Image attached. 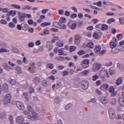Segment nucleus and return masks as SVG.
Returning <instances> with one entry per match:
<instances>
[{
	"label": "nucleus",
	"instance_id": "obj_1",
	"mask_svg": "<svg viewBox=\"0 0 124 124\" xmlns=\"http://www.w3.org/2000/svg\"><path fill=\"white\" fill-rule=\"evenodd\" d=\"M90 64V61L88 59H85L82 61L80 63V65L83 68H88Z\"/></svg>",
	"mask_w": 124,
	"mask_h": 124
},
{
	"label": "nucleus",
	"instance_id": "obj_2",
	"mask_svg": "<svg viewBox=\"0 0 124 124\" xmlns=\"http://www.w3.org/2000/svg\"><path fill=\"white\" fill-rule=\"evenodd\" d=\"M101 67V65L100 63H94L93 65L92 71L93 72H96L98 71L99 69H100Z\"/></svg>",
	"mask_w": 124,
	"mask_h": 124
},
{
	"label": "nucleus",
	"instance_id": "obj_3",
	"mask_svg": "<svg viewBox=\"0 0 124 124\" xmlns=\"http://www.w3.org/2000/svg\"><path fill=\"white\" fill-rule=\"evenodd\" d=\"M11 101V95L10 94H7L4 96V104H8Z\"/></svg>",
	"mask_w": 124,
	"mask_h": 124
},
{
	"label": "nucleus",
	"instance_id": "obj_4",
	"mask_svg": "<svg viewBox=\"0 0 124 124\" xmlns=\"http://www.w3.org/2000/svg\"><path fill=\"white\" fill-rule=\"evenodd\" d=\"M16 106L19 110H21V111L25 110V107L24 106V105H23V103L20 101H17L16 102Z\"/></svg>",
	"mask_w": 124,
	"mask_h": 124
},
{
	"label": "nucleus",
	"instance_id": "obj_5",
	"mask_svg": "<svg viewBox=\"0 0 124 124\" xmlns=\"http://www.w3.org/2000/svg\"><path fill=\"white\" fill-rule=\"evenodd\" d=\"M81 88L83 90H87L89 88V82L84 80L81 82Z\"/></svg>",
	"mask_w": 124,
	"mask_h": 124
},
{
	"label": "nucleus",
	"instance_id": "obj_6",
	"mask_svg": "<svg viewBox=\"0 0 124 124\" xmlns=\"http://www.w3.org/2000/svg\"><path fill=\"white\" fill-rule=\"evenodd\" d=\"M108 88L109 85L106 84H103L100 87V89L102 91H108Z\"/></svg>",
	"mask_w": 124,
	"mask_h": 124
},
{
	"label": "nucleus",
	"instance_id": "obj_7",
	"mask_svg": "<svg viewBox=\"0 0 124 124\" xmlns=\"http://www.w3.org/2000/svg\"><path fill=\"white\" fill-rule=\"evenodd\" d=\"M100 101L103 104H107L108 103V100L105 97H101L100 98Z\"/></svg>",
	"mask_w": 124,
	"mask_h": 124
},
{
	"label": "nucleus",
	"instance_id": "obj_8",
	"mask_svg": "<svg viewBox=\"0 0 124 124\" xmlns=\"http://www.w3.org/2000/svg\"><path fill=\"white\" fill-rule=\"evenodd\" d=\"M25 118L22 116H18L16 119V122L17 124H20V123H22V122H24Z\"/></svg>",
	"mask_w": 124,
	"mask_h": 124
},
{
	"label": "nucleus",
	"instance_id": "obj_9",
	"mask_svg": "<svg viewBox=\"0 0 124 124\" xmlns=\"http://www.w3.org/2000/svg\"><path fill=\"white\" fill-rule=\"evenodd\" d=\"M41 82V79H40V78L38 76H37L34 78V83L37 85V84H39V83Z\"/></svg>",
	"mask_w": 124,
	"mask_h": 124
},
{
	"label": "nucleus",
	"instance_id": "obj_10",
	"mask_svg": "<svg viewBox=\"0 0 124 124\" xmlns=\"http://www.w3.org/2000/svg\"><path fill=\"white\" fill-rule=\"evenodd\" d=\"M58 28L59 29H61L62 30H64V29L66 28V25L62 24L61 22L58 23Z\"/></svg>",
	"mask_w": 124,
	"mask_h": 124
},
{
	"label": "nucleus",
	"instance_id": "obj_11",
	"mask_svg": "<svg viewBox=\"0 0 124 124\" xmlns=\"http://www.w3.org/2000/svg\"><path fill=\"white\" fill-rule=\"evenodd\" d=\"M18 18L20 21H25V19H26L25 13H22L21 16H18Z\"/></svg>",
	"mask_w": 124,
	"mask_h": 124
},
{
	"label": "nucleus",
	"instance_id": "obj_12",
	"mask_svg": "<svg viewBox=\"0 0 124 124\" xmlns=\"http://www.w3.org/2000/svg\"><path fill=\"white\" fill-rule=\"evenodd\" d=\"M21 27L23 31H28V29H29V25L25 23H22Z\"/></svg>",
	"mask_w": 124,
	"mask_h": 124
},
{
	"label": "nucleus",
	"instance_id": "obj_13",
	"mask_svg": "<svg viewBox=\"0 0 124 124\" xmlns=\"http://www.w3.org/2000/svg\"><path fill=\"white\" fill-rule=\"evenodd\" d=\"M80 41L81 40H80V36H77L75 37V44H76L77 45H78V44H80Z\"/></svg>",
	"mask_w": 124,
	"mask_h": 124
},
{
	"label": "nucleus",
	"instance_id": "obj_14",
	"mask_svg": "<svg viewBox=\"0 0 124 124\" xmlns=\"http://www.w3.org/2000/svg\"><path fill=\"white\" fill-rule=\"evenodd\" d=\"M2 89L4 92H8V85L6 83H4L2 86Z\"/></svg>",
	"mask_w": 124,
	"mask_h": 124
},
{
	"label": "nucleus",
	"instance_id": "obj_15",
	"mask_svg": "<svg viewBox=\"0 0 124 124\" xmlns=\"http://www.w3.org/2000/svg\"><path fill=\"white\" fill-rule=\"evenodd\" d=\"M119 104L122 106H124V97H120L118 99Z\"/></svg>",
	"mask_w": 124,
	"mask_h": 124
},
{
	"label": "nucleus",
	"instance_id": "obj_16",
	"mask_svg": "<svg viewBox=\"0 0 124 124\" xmlns=\"http://www.w3.org/2000/svg\"><path fill=\"white\" fill-rule=\"evenodd\" d=\"M46 67L50 69H53L54 68V64L53 63H48L46 64Z\"/></svg>",
	"mask_w": 124,
	"mask_h": 124
},
{
	"label": "nucleus",
	"instance_id": "obj_17",
	"mask_svg": "<svg viewBox=\"0 0 124 124\" xmlns=\"http://www.w3.org/2000/svg\"><path fill=\"white\" fill-rule=\"evenodd\" d=\"M15 70H16L19 74H21V73H22V69L21 68V67L19 66L16 67Z\"/></svg>",
	"mask_w": 124,
	"mask_h": 124
},
{
	"label": "nucleus",
	"instance_id": "obj_18",
	"mask_svg": "<svg viewBox=\"0 0 124 124\" xmlns=\"http://www.w3.org/2000/svg\"><path fill=\"white\" fill-rule=\"evenodd\" d=\"M9 16H10V15H11L12 16H13V17H14V16H16V11L14 10V11H10L9 12Z\"/></svg>",
	"mask_w": 124,
	"mask_h": 124
},
{
	"label": "nucleus",
	"instance_id": "obj_19",
	"mask_svg": "<svg viewBox=\"0 0 124 124\" xmlns=\"http://www.w3.org/2000/svg\"><path fill=\"white\" fill-rule=\"evenodd\" d=\"M3 67L5 68V69H12V67H11L10 66L8 65L7 63H4L3 65Z\"/></svg>",
	"mask_w": 124,
	"mask_h": 124
},
{
	"label": "nucleus",
	"instance_id": "obj_20",
	"mask_svg": "<svg viewBox=\"0 0 124 124\" xmlns=\"http://www.w3.org/2000/svg\"><path fill=\"white\" fill-rule=\"evenodd\" d=\"M54 102L56 104H59L61 102V98L60 97H57L54 99Z\"/></svg>",
	"mask_w": 124,
	"mask_h": 124
},
{
	"label": "nucleus",
	"instance_id": "obj_21",
	"mask_svg": "<svg viewBox=\"0 0 124 124\" xmlns=\"http://www.w3.org/2000/svg\"><path fill=\"white\" fill-rule=\"evenodd\" d=\"M0 119H1V120H4V119H6V114L4 113H0Z\"/></svg>",
	"mask_w": 124,
	"mask_h": 124
},
{
	"label": "nucleus",
	"instance_id": "obj_22",
	"mask_svg": "<svg viewBox=\"0 0 124 124\" xmlns=\"http://www.w3.org/2000/svg\"><path fill=\"white\" fill-rule=\"evenodd\" d=\"M11 7H14L15 9H21V6L20 5H16V4H12L11 5Z\"/></svg>",
	"mask_w": 124,
	"mask_h": 124
},
{
	"label": "nucleus",
	"instance_id": "obj_23",
	"mask_svg": "<svg viewBox=\"0 0 124 124\" xmlns=\"http://www.w3.org/2000/svg\"><path fill=\"white\" fill-rule=\"evenodd\" d=\"M95 51L97 53H100V51H101V46H96Z\"/></svg>",
	"mask_w": 124,
	"mask_h": 124
},
{
	"label": "nucleus",
	"instance_id": "obj_24",
	"mask_svg": "<svg viewBox=\"0 0 124 124\" xmlns=\"http://www.w3.org/2000/svg\"><path fill=\"white\" fill-rule=\"evenodd\" d=\"M66 21V19H65V18H64V17H62L60 18L59 23H61L62 24H64V23H65Z\"/></svg>",
	"mask_w": 124,
	"mask_h": 124
},
{
	"label": "nucleus",
	"instance_id": "obj_25",
	"mask_svg": "<svg viewBox=\"0 0 124 124\" xmlns=\"http://www.w3.org/2000/svg\"><path fill=\"white\" fill-rule=\"evenodd\" d=\"M122 78H118L116 80V86H120V85L122 84Z\"/></svg>",
	"mask_w": 124,
	"mask_h": 124
},
{
	"label": "nucleus",
	"instance_id": "obj_26",
	"mask_svg": "<svg viewBox=\"0 0 124 124\" xmlns=\"http://www.w3.org/2000/svg\"><path fill=\"white\" fill-rule=\"evenodd\" d=\"M108 30V26L106 24H103L102 26V31H106Z\"/></svg>",
	"mask_w": 124,
	"mask_h": 124
},
{
	"label": "nucleus",
	"instance_id": "obj_27",
	"mask_svg": "<svg viewBox=\"0 0 124 124\" xmlns=\"http://www.w3.org/2000/svg\"><path fill=\"white\" fill-rule=\"evenodd\" d=\"M86 46L88 48H90V49H92V48H93V44L90 42L86 44Z\"/></svg>",
	"mask_w": 124,
	"mask_h": 124
},
{
	"label": "nucleus",
	"instance_id": "obj_28",
	"mask_svg": "<svg viewBox=\"0 0 124 124\" xmlns=\"http://www.w3.org/2000/svg\"><path fill=\"white\" fill-rule=\"evenodd\" d=\"M9 81L11 85H16V80H15V79H10L9 80Z\"/></svg>",
	"mask_w": 124,
	"mask_h": 124
},
{
	"label": "nucleus",
	"instance_id": "obj_29",
	"mask_svg": "<svg viewBox=\"0 0 124 124\" xmlns=\"http://www.w3.org/2000/svg\"><path fill=\"white\" fill-rule=\"evenodd\" d=\"M50 25H51V23L49 22H44L41 24V26L43 27H44L47 26H50Z\"/></svg>",
	"mask_w": 124,
	"mask_h": 124
},
{
	"label": "nucleus",
	"instance_id": "obj_30",
	"mask_svg": "<svg viewBox=\"0 0 124 124\" xmlns=\"http://www.w3.org/2000/svg\"><path fill=\"white\" fill-rule=\"evenodd\" d=\"M109 45H110V48H113L116 47V46L117 44H116V43H115L113 42H111L110 43Z\"/></svg>",
	"mask_w": 124,
	"mask_h": 124
},
{
	"label": "nucleus",
	"instance_id": "obj_31",
	"mask_svg": "<svg viewBox=\"0 0 124 124\" xmlns=\"http://www.w3.org/2000/svg\"><path fill=\"white\" fill-rule=\"evenodd\" d=\"M62 87V82H59L56 84V88L57 89H61Z\"/></svg>",
	"mask_w": 124,
	"mask_h": 124
},
{
	"label": "nucleus",
	"instance_id": "obj_32",
	"mask_svg": "<svg viewBox=\"0 0 124 124\" xmlns=\"http://www.w3.org/2000/svg\"><path fill=\"white\" fill-rule=\"evenodd\" d=\"M103 4H104V5H111V4H112V2H109V1H103Z\"/></svg>",
	"mask_w": 124,
	"mask_h": 124
},
{
	"label": "nucleus",
	"instance_id": "obj_33",
	"mask_svg": "<svg viewBox=\"0 0 124 124\" xmlns=\"http://www.w3.org/2000/svg\"><path fill=\"white\" fill-rule=\"evenodd\" d=\"M68 28H69V29H71V30H75V29H76V24L75 23H74L73 24H72V25L71 26H68Z\"/></svg>",
	"mask_w": 124,
	"mask_h": 124
},
{
	"label": "nucleus",
	"instance_id": "obj_34",
	"mask_svg": "<svg viewBox=\"0 0 124 124\" xmlns=\"http://www.w3.org/2000/svg\"><path fill=\"white\" fill-rule=\"evenodd\" d=\"M114 113H115V110L113 109V108H110L108 109L109 115H111V114H114Z\"/></svg>",
	"mask_w": 124,
	"mask_h": 124
},
{
	"label": "nucleus",
	"instance_id": "obj_35",
	"mask_svg": "<svg viewBox=\"0 0 124 124\" xmlns=\"http://www.w3.org/2000/svg\"><path fill=\"white\" fill-rule=\"evenodd\" d=\"M57 40H59V37L58 36H54L53 37V39L52 40L51 42L52 43H55Z\"/></svg>",
	"mask_w": 124,
	"mask_h": 124
},
{
	"label": "nucleus",
	"instance_id": "obj_36",
	"mask_svg": "<svg viewBox=\"0 0 124 124\" xmlns=\"http://www.w3.org/2000/svg\"><path fill=\"white\" fill-rule=\"evenodd\" d=\"M76 50V47L74 46H70V51L72 52H74Z\"/></svg>",
	"mask_w": 124,
	"mask_h": 124
},
{
	"label": "nucleus",
	"instance_id": "obj_37",
	"mask_svg": "<svg viewBox=\"0 0 124 124\" xmlns=\"http://www.w3.org/2000/svg\"><path fill=\"white\" fill-rule=\"evenodd\" d=\"M117 104V102L116 101V99L113 98L111 99V101L110 102V104L111 105H116Z\"/></svg>",
	"mask_w": 124,
	"mask_h": 124
},
{
	"label": "nucleus",
	"instance_id": "obj_38",
	"mask_svg": "<svg viewBox=\"0 0 124 124\" xmlns=\"http://www.w3.org/2000/svg\"><path fill=\"white\" fill-rule=\"evenodd\" d=\"M72 105L71 104H68L66 105V106L65 107V109L66 110H68L69 109H70L71 108V107Z\"/></svg>",
	"mask_w": 124,
	"mask_h": 124
},
{
	"label": "nucleus",
	"instance_id": "obj_39",
	"mask_svg": "<svg viewBox=\"0 0 124 124\" xmlns=\"http://www.w3.org/2000/svg\"><path fill=\"white\" fill-rule=\"evenodd\" d=\"M109 118L110 119H111V120H113L115 119V117H116V113L114 112V113H112L111 114L109 115Z\"/></svg>",
	"mask_w": 124,
	"mask_h": 124
},
{
	"label": "nucleus",
	"instance_id": "obj_40",
	"mask_svg": "<svg viewBox=\"0 0 124 124\" xmlns=\"http://www.w3.org/2000/svg\"><path fill=\"white\" fill-rule=\"evenodd\" d=\"M78 54L79 55V56H82L85 54V51L80 50L78 51Z\"/></svg>",
	"mask_w": 124,
	"mask_h": 124
},
{
	"label": "nucleus",
	"instance_id": "obj_41",
	"mask_svg": "<svg viewBox=\"0 0 124 124\" xmlns=\"http://www.w3.org/2000/svg\"><path fill=\"white\" fill-rule=\"evenodd\" d=\"M9 121H10V124H13V116L12 115H10L9 117Z\"/></svg>",
	"mask_w": 124,
	"mask_h": 124
},
{
	"label": "nucleus",
	"instance_id": "obj_42",
	"mask_svg": "<svg viewBox=\"0 0 124 124\" xmlns=\"http://www.w3.org/2000/svg\"><path fill=\"white\" fill-rule=\"evenodd\" d=\"M46 46L47 48H49V47H52L53 46L52 45V43L51 42H47L46 43Z\"/></svg>",
	"mask_w": 124,
	"mask_h": 124
},
{
	"label": "nucleus",
	"instance_id": "obj_43",
	"mask_svg": "<svg viewBox=\"0 0 124 124\" xmlns=\"http://www.w3.org/2000/svg\"><path fill=\"white\" fill-rule=\"evenodd\" d=\"M113 22H115V19H114L113 18H109L108 20V24H111V23H113Z\"/></svg>",
	"mask_w": 124,
	"mask_h": 124
},
{
	"label": "nucleus",
	"instance_id": "obj_44",
	"mask_svg": "<svg viewBox=\"0 0 124 124\" xmlns=\"http://www.w3.org/2000/svg\"><path fill=\"white\" fill-rule=\"evenodd\" d=\"M0 24H2V25H5L7 24V21H6L5 19H1L0 21Z\"/></svg>",
	"mask_w": 124,
	"mask_h": 124
},
{
	"label": "nucleus",
	"instance_id": "obj_45",
	"mask_svg": "<svg viewBox=\"0 0 124 124\" xmlns=\"http://www.w3.org/2000/svg\"><path fill=\"white\" fill-rule=\"evenodd\" d=\"M67 75H69V72L67 71H64L63 72V76L64 77L65 76H67Z\"/></svg>",
	"mask_w": 124,
	"mask_h": 124
},
{
	"label": "nucleus",
	"instance_id": "obj_46",
	"mask_svg": "<svg viewBox=\"0 0 124 124\" xmlns=\"http://www.w3.org/2000/svg\"><path fill=\"white\" fill-rule=\"evenodd\" d=\"M119 21L121 25H124V17H121L119 19Z\"/></svg>",
	"mask_w": 124,
	"mask_h": 124
},
{
	"label": "nucleus",
	"instance_id": "obj_47",
	"mask_svg": "<svg viewBox=\"0 0 124 124\" xmlns=\"http://www.w3.org/2000/svg\"><path fill=\"white\" fill-rule=\"evenodd\" d=\"M7 50L5 48H1L0 49V53H6Z\"/></svg>",
	"mask_w": 124,
	"mask_h": 124
},
{
	"label": "nucleus",
	"instance_id": "obj_48",
	"mask_svg": "<svg viewBox=\"0 0 124 124\" xmlns=\"http://www.w3.org/2000/svg\"><path fill=\"white\" fill-rule=\"evenodd\" d=\"M93 38H95V39H97L98 37H99V35L97 33H94L93 35Z\"/></svg>",
	"mask_w": 124,
	"mask_h": 124
},
{
	"label": "nucleus",
	"instance_id": "obj_49",
	"mask_svg": "<svg viewBox=\"0 0 124 124\" xmlns=\"http://www.w3.org/2000/svg\"><path fill=\"white\" fill-rule=\"evenodd\" d=\"M44 33H45V35H46L47 34H49V30H48V28H46L44 31Z\"/></svg>",
	"mask_w": 124,
	"mask_h": 124
},
{
	"label": "nucleus",
	"instance_id": "obj_50",
	"mask_svg": "<svg viewBox=\"0 0 124 124\" xmlns=\"http://www.w3.org/2000/svg\"><path fill=\"white\" fill-rule=\"evenodd\" d=\"M59 15H63L64 11L63 9L60 10L58 12Z\"/></svg>",
	"mask_w": 124,
	"mask_h": 124
},
{
	"label": "nucleus",
	"instance_id": "obj_51",
	"mask_svg": "<svg viewBox=\"0 0 124 124\" xmlns=\"http://www.w3.org/2000/svg\"><path fill=\"white\" fill-rule=\"evenodd\" d=\"M111 52L114 53H117V52H118V49H117V48H116V46H115V47H113L112 48Z\"/></svg>",
	"mask_w": 124,
	"mask_h": 124
},
{
	"label": "nucleus",
	"instance_id": "obj_52",
	"mask_svg": "<svg viewBox=\"0 0 124 124\" xmlns=\"http://www.w3.org/2000/svg\"><path fill=\"white\" fill-rule=\"evenodd\" d=\"M56 59H57L58 61H63V60H64V58L62 56L57 57Z\"/></svg>",
	"mask_w": 124,
	"mask_h": 124
},
{
	"label": "nucleus",
	"instance_id": "obj_53",
	"mask_svg": "<svg viewBox=\"0 0 124 124\" xmlns=\"http://www.w3.org/2000/svg\"><path fill=\"white\" fill-rule=\"evenodd\" d=\"M28 111H29L30 113L32 112V108L31 107V106H28Z\"/></svg>",
	"mask_w": 124,
	"mask_h": 124
},
{
	"label": "nucleus",
	"instance_id": "obj_54",
	"mask_svg": "<svg viewBox=\"0 0 124 124\" xmlns=\"http://www.w3.org/2000/svg\"><path fill=\"white\" fill-rule=\"evenodd\" d=\"M9 26L10 28H15V24H14V23H13V22H10L9 23Z\"/></svg>",
	"mask_w": 124,
	"mask_h": 124
},
{
	"label": "nucleus",
	"instance_id": "obj_55",
	"mask_svg": "<svg viewBox=\"0 0 124 124\" xmlns=\"http://www.w3.org/2000/svg\"><path fill=\"white\" fill-rule=\"evenodd\" d=\"M98 79V76L97 75H94L93 76V81H96Z\"/></svg>",
	"mask_w": 124,
	"mask_h": 124
},
{
	"label": "nucleus",
	"instance_id": "obj_56",
	"mask_svg": "<svg viewBox=\"0 0 124 124\" xmlns=\"http://www.w3.org/2000/svg\"><path fill=\"white\" fill-rule=\"evenodd\" d=\"M49 11V9H43L42 10V13L43 14H46V12H48Z\"/></svg>",
	"mask_w": 124,
	"mask_h": 124
},
{
	"label": "nucleus",
	"instance_id": "obj_57",
	"mask_svg": "<svg viewBox=\"0 0 124 124\" xmlns=\"http://www.w3.org/2000/svg\"><path fill=\"white\" fill-rule=\"evenodd\" d=\"M96 5L99 7H101V5H102V2L101 1H98Z\"/></svg>",
	"mask_w": 124,
	"mask_h": 124
},
{
	"label": "nucleus",
	"instance_id": "obj_58",
	"mask_svg": "<svg viewBox=\"0 0 124 124\" xmlns=\"http://www.w3.org/2000/svg\"><path fill=\"white\" fill-rule=\"evenodd\" d=\"M76 17H77V14H73L71 15V18H72V19H74L76 18Z\"/></svg>",
	"mask_w": 124,
	"mask_h": 124
},
{
	"label": "nucleus",
	"instance_id": "obj_59",
	"mask_svg": "<svg viewBox=\"0 0 124 124\" xmlns=\"http://www.w3.org/2000/svg\"><path fill=\"white\" fill-rule=\"evenodd\" d=\"M78 18H79V19H82V18H83V17H84V15H83V13H79L78 15Z\"/></svg>",
	"mask_w": 124,
	"mask_h": 124
},
{
	"label": "nucleus",
	"instance_id": "obj_60",
	"mask_svg": "<svg viewBox=\"0 0 124 124\" xmlns=\"http://www.w3.org/2000/svg\"><path fill=\"white\" fill-rule=\"evenodd\" d=\"M28 23L29 25H32V24H33V20L32 19H29L28 20Z\"/></svg>",
	"mask_w": 124,
	"mask_h": 124
},
{
	"label": "nucleus",
	"instance_id": "obj_61",
	"mask_svg": "<svg viewBox=\"0 0 124 124\" xmlns=\"http://www.w3.org/2000/svg\"><path fill=\"white\" fill-rule=\"evenodd\" d=\"M121 36H122L121 38H123L124 37V36L123 35L122 33L119 34L117 35V37L118 39H121Z\"/></svg>",
	"mask_w": 124,
	"mask_h": 124
},
{
	"label": "nucleus",
	"instance_id": "obj_62",
	"mask_svg": "<svg viewBox=\"0 0 124 124\" xmlns=\"http://www.w3.org/2000/svg\"><path fill=\"white\" fill-rule=\"evenodd\" d=\"M58 51H59L60 55H64V52H63V51H62V50L59 49Z\"/></svg>",
	"mask_w": 124,
	"mask_h": 124
},
{
	"label": "nucleus",
	"instance_id": "obj_63",
	"mask_svg": "<svg viewBox=\"0 0 124 124\" xmlns=\"http://www.w3.org/2000/svg\"><path fill=\"white\" fill-rule=\"evenodd\" d=\"M57 46H58V47H63V44H62V43L57 42Z\"/></svg>",
	"mask_w": 124,
	"mask_h": 124
},
{
	"label": "nucleus",
	"instance_id": "obj_64",
	"mask_svg": "<svg viewBox=\"0 0 124 124\" xmlns=\"http://www.w3.org/2000/svg\"><path fill=\"white\" fill-rule=\"evenodd\" d=\"M111 95V96H116V95H117V91L112 92Z\"/></svg>",
	"mask_w": 124,
	"mask_h": 124
}]
</instances>
